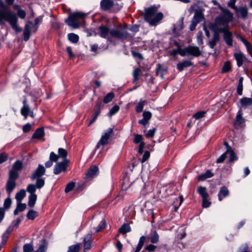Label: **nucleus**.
Masks as SVG:
<instances>
[{"label":"nucleus","mask_w":252,"mask_h":252,"mask_svg":"<svg viewBox=\"0 0 252 252\" xmlns=\"http://www.w3.org/2000/svg\"><path fill=\"white\" fill-rule=\"evenodd\" d=\"M202 18L203 16L202 13L200 11H197L195 12L192 21L197 24L201 21Z\"/></svg>","instance_id":"2f4dec72"},{"label":"nucleus","mask_w":252,"mask_h":252,"mask_svg":"<svg viewBox=\"0 0 252 252\" xmlns=\"http://www.w3.org/2000/svg\"><path fill=\"white\" fill-rule=\"evenodd\" d=\"M227 154H229L230 155V161L232 162L237 159V157L232 150L228 152Z\"/></svg>","instance_id":"6e6d98bb"},{"label":"nucleus","mask_w":252,"mask_h":252,"mask_svg":"<svg viewBox=\"0 0 252 252\" xmlns=\"http://www.w3.org/2000/svg\"><path fill=\"white\" fill-rule=\"evenodd\" d=\"M142 71L140 69L137 68L133 71V82L136 83L139 80V76L141 75Z\"/></svg>","instance_id":"72a5a7b5"},{"label":"nucleus","mask_w":252,"mask_h":252,"mask_svg":"<svg viewBox=\"0 0 252 252\" xmlns=\"http://www.w3.org/2000/svg\"><path fill=\"white\" fill-rule=\"evenodd\" d=\"M23 106L21 109V115L24 116L25 119L27 118L29 115L32 118H34L33 112L31 110L29 105L27 103V100L26 98H24L23 101Z\"/></svg>","instance_id":"9d476101"},{"label":"nucleus","mask_w":252,"mask_h":252,"mask_svg":"<svg viewBox=\"0 0 252 252\" xmlns=\"http://www.w3.org/2000/svg\"><path fill=\"white\" fill-rule=\"evenodd\" d=\"M232 33L228 31L224 34H223V39L225 43L228 46L232 45Z\"/></svg>","instance_id":"5701e85b"},{"label":"nucleus","mask_w":252,"mask_h":252,"mask_svg":"<svg viewBox=\"0 0 252 252\" xmlns=\"http://www.w3.org/2000/svg\"><path fill=\"white\" fill-rule=\"evenodd\" d=\"M214 174L210 170H208L205 173L202 174L198 176V179L199 181H204L205 180L212 177Z\"/></svg>","instance_id":"393cba45"},{"label":"nucleus","mask_w":252,"mask_h":252,"mask_svg":"<svg viewBox=\"0 0 252 252\" xmlns=\"http://www.w3.org/2000/svg\"><path fill=\"white\" fill-rule=\"evenodd\" d=\"M131 231V228L129 225L127 223H124L119 228V232L122 234H126Z\"/></svg>","instance_id":"7c9ffc66"},{"label":"nucleus","mask_w":252,"mask_h":252,"mask_svg":"<svg viewBox=\"0 0 252 252\" xmlns=\"http://www.w3.org/2000/svg\"><path fill=\"white\" fill-rule=\"evenodd\" d=\"M235 10L238 16H240L244 19L247 17L248 8L246 6H242L239 8H237Z\"/></svg>","instance_id":"f3484780"},{"label":"nucleus","mask_w":252,"mask_h":252,"mask_svg":"<svg viewBox=\"0 0 252 252\" xmlns=\"http://www.w3.org/2000/svg\"><path fill=\"white\" fill-rule=\"evenodd\" d=\"M205 113V111H199L193 115V117L196 119H199L204 116Z\"/></svg>","instance_id":"bf43d9fd"},{"label":"nucleus","mask_w":252,"mask_h":252,"mask_svg":"<svg viewBox=\"0 0 252 252\" xmlns=\"http://www.w3.org/2000/svg\"><path fill=\"white\" fill-rule=\"evenodd\" d=\"M119 106L118 105H114L110 110L109 115L110 116L116 114L119 110Z\"/></svg>","instance_id":"5fc2aeb1"},{"label":"nucleus","mask_w":252,"mask_h":252,"mask_svg":"<svg viewBox=\"0 0 252 252\" xmlns=\"http://www.w3.org/2000/svg\"><path fill=\"white\" fill-rule=\"evenodd\" d=\"M36 186L33 184H30L28 186L27 190L31 194H35L36 191Z\"/></svg>","instance_id":"09e8293b"},{"label":"nucleus","mask_w":252,"mask_h":252,"mask_svg":"<svg viewBox=\"0 0 252 252\" xmlns=\"http://www.w3.org/2000/svg\"><path fill=\"white\" fill-rule=\"evenodd\" d=\"M98 174V168L96 166L91 167L86 174L88 179H92L96 177Z\"/></svg>","instance_id":"4468645a"},{"label":"nucleus","mask_w":252,"mask_h":252,"mask_svg":"<svg viewBox=\"0 0 252 252\" xmlns=\"http://www.w3.org/2000/svg\"><path fill=\"white\" fill-rule=\"evenodd\" d=\"M193 65V63L189 61H184L181 63H178L177 65V69L182 71L185 68L190 66Z\"/></svg>","instance_id":"4be33fe9"},{"label":"nucleus","mask_w":252,"mask_h":252,"mask_svg":"<svg viewBox=\"0 0 252 252\" xmlns=\"http://www.w3.org/2000/svg\"><path fill=\"white\" fill-rule=\"evenodd\" d=\"M8 155L5 153H2L0 154V164L6 161L7 159Z\"/></svg>","instance_id":"680f3d73"},{"label":"nucleus","mask_w":252,"mask_h":252,"mask_svg":"<svg viewBox=\"0 0 252 252\" xmlns=\"http://www.w3.org/2000/svg\"><path fill=\"white\" fill-rule=\"evenodd\" d=\"M229 194V190L225 187L220 188L218 193V198L220 201H221L223 198Z\"/></svg>","instance_id":"412c9836"},{"label":"nucleus","mask_w":252,"mask_h":252,"mask_svg":"<svg viewBox=\"0 0 252 252\" xmlns=\"http://www.w3.org/2000/svg\"><path fill=\"white\" fill-rule=\"evenodd\" d=\"M149 238L152 243H157L159 241V235L156 230L152 231Z\"/></svg>","instance_id":"cd10ccee"},{"label":"nucleus","mask_w":252,"mask_h":252,"mask_svg":"<svg viewBox=\"0 0 252 252\" xmlns=\"http://www.w3.org/2000/svg\"><path fill=\"white\" fill-rule=\"evenodd\" d=\"M197 191L202 196V198H208L209 196L208 193L206 191V188L204 187H199L197 189Z\"/></svg>","instance_id":"c756f323"},{"label":"nucleus","mask_w":252,"mask_h":252,"mask_svg":"<svg viewBox=\"0 0 252 252\" xmlns=\"http://www.w3.org/2000/svg\"><path fill=\"white\" fill-rule=\"evenodd\" d=\"M16 187V182L15 181H11L10 180H8L6 183V190L9 196H10V194L12 192L13 190Z\"/></svg>","instance_id":"b1692460"},{"label":"nucleus","mask_w":252,"mask_h":252,"mask_svg":"<svg viewBox=\"0 0 252 252\" xmlns=\"http://www.w3.org/2000/svg\"><path fill=\"white\" fill-rule=\"evenodd\" d=\"M11 204V200L9 197L7 198L4 202L3 207L0 208V223L3 220L4 215L5 209H8Z\"/></svg>","instance_id":"ddd939ff"},{"label":"nucleus","mask_w":252,"mask_h":252,"mask_svg":"<svg viewBox=\"0 0 252 252\" xmlns=\"http://www.w3.org/2000/svg\"><path fill=\"white\" fill-rule=\"evenodd\" d=\"M68 38L71 42L76 43L78 41L79 36L75 33H70L68 34Z\"/></svg>","instance_id":"58836bf2"},{"label":"nucleus","mask_w":252,"mask_h":252,"mask_svg":"<svg viewBox=\"0 0 252 252\" xmlns=\"http://www.w3.org/2000/svg\"><path fill=\"white\" fill-rule=\"evenodd\" d=\"M157 248V247L153 244H150L145 248V249L149 252H153Z\"/></svg>","instance_id":"774afa93"},{"label":"nucleus","mask_w":252,"mask_h":252,"mask_svg":"<svg viewBox=\"0 0 252 252\" xmlns=\"http://www.w3.org/2000/svg\"><path fill=\"white\" fill-rule=\"evenodd\" d=\"M222 13L217 17L215 21L220 26L227 27L228 24L233 20V14L227 9L221 8Z\"/></svg>","instance_id":"39448f33"},{"label":"nucleus","mask_w":252,"mask_h":252,"mask_svg":"<svg viewBox=\"0 0 252 252\" xmlns=\"http://www.w3.org/2000/svg\"><path fill=\"white\" fill-rule=\"evenodd\" d=\"M211 202L208 200V198H203L202 206L204 208H207L210 205Z\"/></svg>","instance_id":"69168bd1"},{"label":"nucleus","mask_w":252,"mask_h":252,"mask_svg":"<svg viewBox=\"0 0 252 252\" xmlns=\"http://www.w3.org/2000/svg\"><path fill=\"white\" fill-rule=\"evenodd\" d=\"M219 27L220 26L218 24H217V22L215 21L214 23L211 24L209 25V28L210 29L214 32V33H218L217 31Z\"/></svg>","instance_id":"8fccbe9b"},{"label":"nucleus","mask_w":252,"mask_h":252,"mask_svg":"<svg viewBox=\"0 0 252 252\" xmlns=\"http://www.w3.org/2000/svg\"><path fill=\"white\" fill-rule=\"evenodd\" d=\"M23 168V163L20 160L16 161L13 165L12 170L18 172L20 171Z\"/></svg>","instance_id":"4c0bfd02"},{"label":"nucleus","mask_w":252,"mask_h":252,"mask_svg":"<svg viewBox=\"0 0 252 252\" xmlns=\"http://www.w3.org/2000/svg\"><path fill=\"white\" fill-rule=\"evenodd\" d=\"M110 30L106 26L101 25L98 28V34L100 37L109 39L111 37Z\"/></svg>","instance_id":"9b49d317"},{"label":"nucleus","mask_w":252,"mask_h":252,"mask_svg":"<svg viewBox=\"0 0 252 252\" xmlns=\"http://www.w3.org/2000/svg\"><path fill=\"white\" fill-rule=\"evenodd\" d=\"M37 215V213L33 210H30L27 214V218L30 219V220H33Z\"/></svg>","instance_id":"79ce46f5"},{"label":"nucleus","mask_w":252,"mask_h":252,"mask_svg":"<svg viewBox=\"0 0 252 252\" xmlns=\"http://www.w3.org/2000/svg\"><path fill=\"white\" fill-rule=\"evenodd\" d=\"M143 119L149 121V120L151 118L152 114L149 111H144L143 113Z\"/></svg>","instance_id":"13d9d810"},{"label":"nucleus","mask_w":252,"mask_h":252,"mask_svg":"<svg viewBox=\"0 0 252 252\" xmlns=\"http://www.w3.org/2000/svg\"><path fill=\"white\" fill-rule=\"evenodd\" d=\"M234 57L235 59L237 62V64L239 67L242 66L244 61L247 60L244 54L241 52L235 53L234 54Z\"/></svg>","instance_id":"2eb2a0df"},{"label":"nucleus","mask_w":252,"mask_h":252,"mask_svg":"<svg viewBox=\"0 0 252 252\" xmlns=\"http://www.w3.org/2000/svg\"><path fill=\"white\" fill-rule=\"evenodd\" d=\"M230 69H231L230 63L229 62H226L223 64V66L222 69V72L223 73L228 72L230 70Z\"/></svg>","instance_id":"3c124183"},{"label":"nucleus","mask_w":252,"mask_h":252,"mask_svg":"<svg viewBox=\"0 0 252 252\" xmlns=\"http://www.w3.org/2000/svg\"><path fill=\"white\" fill-rule=\"evenodd\" d=\"M178 52L182 57L192 56L195 57H198L202 54L199 47L194 46H189L183 49L179 48Z\"/></svg>","instance_id":"423d86ee"},{"label":"nucleus","mask_w":252,"mask_h":252,"mask_svg":"<svg viewBox=\"0 0 252 252\" xmlns=\"http://www.w3.org/2000/svg\"><path fill=\"white\" fill-rule=\"evenodd\" d=\"M145 100H140V102L138 103L136 107V111L137 112L139 113L141 112L143 109V106L144 104L146 103Z\"/></svg>","instance_id":"c03bdc74"},{"label":"nucleus","mask_w":252,"mask_h":252,"mask_svg":"<svg viewBox=\"0 0 252 252\" xmlns=\"http://www.w3.org/2000/svg\"><path fill=\"white\" fill-rule=\"evenodd\" d=\"M31 125L30 123H28L24 125L23 127V131L24 132L26 133L29 132L31 129Z\"/></svg>","instance_id":"338daca9"},{"label":"nucleus","mask_w":252,"mask_h":252,"mask_svg":"<svg viewBox=\"0 0 252 252\" xmlns=\"http://www.w3.org/2000/svg\"><path fill=\"white\" fill-rule=\"evenodd\" d=\"M114 134L113 129L110 128L102 135L100 139L96 146V149H99L101 146H104L108 143V140Z\"/></svg>","instance_id":"0eeeda50"},{"label":"nucleus","mask_w":252,"mask_h":252,"mask_svg":"<svg viewBox=\"0 0 252 252\" xmlns=\"http://www.w3.org/2000/svg\"><path fill=\"white\" fill-rule=\"evenodd\" d=\"M227 153L225 152L222 154L217 160V163H222L223 162L225 158H226Z\"/></svg>","instance_id":"0e129e2a"},{"label":"nucleus","mask_w":252,"mask_h":252,"mask_svg":"<svg viewBox=\"0 0 252 252\" xmlns=\"http://www.w3.org/2000/svg\"><path fill=\"white\" fill-rule=\"evenodd\" d=\"M0 10V24L3 23V20L7 21L10 25L11 28L17 32H21L22 30L17 24L18 18L14 13L4 8Z\"/></svg>","instance_id":"f257e3e1"},{"label":"nucleus","mask_w":252,"mask_h":252,"mask_svg":"<svg viewBox=\"0 0 252 252\" xmlns=\"http://www.w3.org/2000/svg\"><path fill=\"white\" fill-rule=\"evenodd\" d=\"M244 123V120L242 117L241 114H238L236 117V120L234 124L236 127L238 128L241 127Z\"/></svg>","instance_id":"c85d7f7f"},{"label":"nucleus","mask_w":252,"mask_h":252,"mask_svg":"<svg viewBox=\"0 0 252 252\" xmlns=\"http://www.w3.org/2000/svg\"><path fill=\"white\" fill-rule=\"evenodd\" d=\"M69 160L67 159H64L61 162H58L54 168V173L58 175L62 172H65L67 169Z\"/></svg>","instance_id":"6e6552de"},{"label":"nucleus","mask_w":252,"mask_h":252,"mask_svg":"<svg viewBox=\"0 0 252 252\" xmlns=\"http://www.w3.org/2000/svg\"><path fill=\"white\" fill-rule=\"evenodd\" d=\"M56 154L52 152L50 153L49 160L45 162V166L47 168H49L53 165V162H57Z\"/></svg>","instance_id":"aec40b11"},{"label":"nucleus","mask_w":252,"mask_h":252,"mask_svg":"<svg viewBox=\"0 0 252 252\" xmlns=\"http://www.w3.org/2000/svg\"><path fill=\"white\" fill-rule=\"evenodd\" d=\"M18 177V172L14 171L13 170H11L10 171L9 178L8 180H10L11 181H15L16 179Z\"/></svg>","instance_id":"ea45409f"},{"label":"nucleus","mask_w":252,"mask_h":252,"mask_svg":"<svg viewBox=\"0 0 252 252\" xmlns=\"http://www.w3.org/2000/svg\"><path fill=\"white\" fill-rule=\"evenodd\" d=\"M142 136L139 134H134V142L136 144L142 142Z\"/></svg>","instance_id":"e2e57ef3"},{"label":"nucleus","mask_w":252,"mask_h":252,"mask_svg":"<svg viewBox=\"0 0 252 252\" xmlns=\"http://www.w3.org/2000/svg\"><path fill=\"white\" fill-rule=\"evenodd\" d=\"M87 16L86 13L76 12L71 13L68 17L65 20V23L73 29L79 28L84 22V18Z\"/></svg>","instance_id":"7ed1b4c3"},{"label":"nucleus","mask_w":252,"mask_h":252,"mask_svg":"<svg viewBox=\"0 0 252 252\" xmlns=\"http://www.w3.org/2000/svg\"><path fill=\"white\" fill-rule=\"evenodd\" d=\"M106 226V221L105 220L103 219L100 221L99 224L98 225L97 227L96 228L95 232L96 233L99 232L101 229L105 228Z\"/></svg>","instance_id":"49530a36"},{"label":"nucleus","mask_w":252,"mask_h":252,"mask_svg":"<svg viewBox=\"0 0 252 252\" xmlns=\"http://www.w3.org/2000/svg\"><path fill=\"white\" fill-rule=\"evenodd\" d=\"M75 187V183L74 182H70L68 183L65 189V192L68 193L73 189Z\"/></svg>","instance_id":"864d4df0"},{"label":"nucleus","mask_w":252,"mask_h":252,"mask_svg":"<svg viewBox=\"0 0 252 252\" xmlns=\"http://www.w3.org/2000/svg\"><path fill=\"white\" fill-rule=\"evenodd\" d=\"M45 168L42 164H39L37 168L33 172L31 178L32 180L36 179L37 178H40L44 174Z\"/></svg>","instance_id":"f8f14e48"},{"label":"nucleus","mask_w":252,"mask_h":252,"mask_svg":"<svg viewBox=\"0 0 252 252\" xmlns=\"http://www.w3.org/2000/svg\"><path fill=\"white\" fill-rule=\"evenodd\" d=\"M37 196L35 194H30L29 196L28 205L31 207H32L34 205Z\"/></svg>","instance_id":"f704fd0d"},{"label":"nucleus","mask_w":252,"mask_h":252,"mask_svg":"<svg viewBox=\"0 0 252 252\" xmlns=\"http://www.w3.org/2000/svg\"><path fill=\"white\" fill-rule=\"evenodd\" d=\"M81 246V243H78L76 245H72L68 248L67 252H79Z\"/></svg>","instance_id":"c9c22d12"},{"label":"nucleus","mask_w":252,"mask_h":252,"mask_svg":"<svg viewBox=\"0 0 252 252\" xmlns=\"http://www.w3.org/2000/svg\"><path fill=\"white\" fill-rule=\"evenodd\" d=\"M146 237L144 236H142L140 238L139 243L136 247V250L134 252H139L143 246L144 244L145 241L146 240Z\"/></svg>","instance_id":"e433bc0d"},{"label":"nucleus","mask_w":252,"mask_h":252,"mask_svg":"<svg viewBox=\"0 0 252 252\" xmlns=\"http://www.w3.org/2000/svg\"><path fill=\"white\" fill-rule=\"evenodd\" d=\"M243 78L240 77L239 80V83L237 88V92L239 95L242 94Z\"/></svg>","instance_id":"a19ab883"},{"label":"nucleus","mask_w":252,"mask_h":252,"mask_svg":"<svg viewBox=\"0 0 252 252\" xmlns=\"http://www.w3.org/2000/svg\"><path fill=\"white\" fill-rule=\"evenodd\" d=\"M157 11L158 8L155 6H152L145 9V19L151 25H156L163 18L162 13H157Z\"/></svg>","instance_id":"f03ea898"},{"label":"nucleus","mask_w":252,"mask_h":252,"mask_svg":"<svg viewBox=\"0 0 252 252\" xmlns=\"http://www.w3.org/2000/svg\"><path fill=\"white\" fill-rule=\"evenodd\" d=\"M100 6L104 10H108L113 6V2L112 0H102Z\"/></svg>","instance_id":"a211bd4d"},{"label":"nucleus","mask_w":252,"mask_h":252,"mask_svg":"<svg viewBox=\"0 0 252 252\" xmlns=\"http://www.w3.org/2000/svg\"><path fill=\"white\" fill-rule=\"evenodd\" d=\"M37 29V28L32 22L29 21L26 24L23 32L24 40L28 41L30 38L31 32L32 31L35 32Z\"/></svg>","instance_id":"1a4fd4ad"},{"label":"nucleus","mask_w":252,"mask_h":252,"mask_svg":"<svg viewBox=\"0 0 252 252\" xmlns=\"http://www.w3.org/2000/svg\"><path fill=\"white\" fill-rule=\"evenodd\" d=\"M36 179H37L36 182V187L38 189H40L42 187H43L44 185L45 182L44 180L40 178H37Z\"/></svg>","instance_id":"de8ad7c7"},{"label":"nucleus","mask_w":252,"mask_h":252,"mask_svg":"<svg viewBox=\"0 0 252 252\" xmlns=\"http://www.w3.org/2000/svg\"><path fill=\"white\" fill-rule=\"evenodd\" d=\"M240 102L242 107L247 108L252 106V98L244 97L240 99Z\"/></svg>","instance_id":"6ab92c4d"},{"label":"nucleus","mask_w":252,"mask_h":252,"mask_svg":"<svg viewBox=\"0 0 252 252\" xmlns=\"http://www.w3.org/2000/svg\"><path fill=\"white\" fill-rule=\"evenodd\" d=\"M203 35L202 32H198L197 34V40L198 44L200 45H201L203 44Z\"/></svg>","instance_id":"603ef678"},{"label":"nucleus","mask_w":252,"mask_h":252,"mask_svg":"<svg viewBox=\"0 0 252 252\" xmlns=\"http://www.w3.org/2000/svg\"><path fill=\"white\" fill-rule=\"evenodd\" d=\"M92 234H88L84 238V252H86L91 248Z\"/></svg>","instance_id":"dca6fc26"},{"label":"nucleus","mask_w":252,"mask_h":252,"mask_svg":"<svg viewBox=\"0 0 252 252\" xmlns=\"http://www.w3.org/2000/svg\"><path fill=\"white\" fill-rule=\"evenodd\" d=\"M110 34L111 38L120 40H125L129 36L126 28L122 25L112 29Z\"/></svg>","instance_id":"20e7f679"},{"label":"nucleus","mask_w":252,"mask_h":252,"mask_svg":"<svg viewBox=\"0 0 252 252\" xmlns=\"http://www.w3.org/2000/svg\"><path fill=\"white\" fill-rule=\"evenodd\" d=\"M44 135V129L43 128H37L32 135V138L33 139L40 138Z\"/></svg>","instance_id":"bb28decb"},{"label":"nucleus","mask_w":252,"mask_h":252,"mask_svg":"<svg viewBox=\"0 0 252 252\" xmlns=\"http://www.w3.org/2000/svg\"><path fill=\"white\" fill-rule=\"evenodd\" d=\"M17 15L21 19H24L26 16V12L23 9L19 10L17 11Z\"/></svg>","instance_id":"4d7b16f0"},{"label":"nucleus","mask_w":252,"mask_h":252,"mask_svg":"<svg viewBox=\"0 0 252 252\" xmlns=\"http://www.w3.org/2000/svg\"><path fill=\"white\" fill-rule=\"evenodd\" d=\"M67 155V152L66 150L63 148H59L58 149V154L57 155V160L58 161L59 158H62L63 160L64 159H67L66 157Z\"/></svg>","instance_id":"a878e982"},{"label":"nucleus","mask_w":252,"mask_h":252,"mask_svg":"<svg viewBox=\"0 0 252 252\" xmlns=\"http://www.w3.org/2000/svg\"><path fill=\"white\" fill-rule=\"evenodd\" d=\"M114 96V94L112 93H108L103 98L104 103H108L110 102Z\"/></svg>","instance_id":"37998d69"},{"label":"nucleus","mask_w":252,"mask_h":252,"mask_svg":"<svg viewBox=\"0 0 252 252\" xmlns=\"http://www.w3.org/2000/svg\"><path fill=\"white\" fill-rule=\"evenodd\" d=\"M33 248L31 244H26L23 246L24 252H32Z\"/></svg>","instance_id":"a18cd8bd"},{"label":"nucleus","mask_w":252,"mask_h":252,"mask_svg":"<svg viewBox=\"0 0 252 252\" xmlns=\"http://www.w3.org/2000/svg\"><path fill=\"white\" fill-rule=\"evenodd\" d=\"M16 207L20 212H22L26 209V205L25 203H21V202H17Z\"/></svg>","instance_id":"052dcab7"},{"label":"nucleus","mask_w":252,"mask_h":252,"mask_svg":"<svg viewBox=\"0 0 252 252\" xmlns=\"http://www.w3.org/2000/svg\"><path fill=\"white\" fill-rule=\"evenodd\" d=\"M25 196L26 191L24 189H21L16 194L15 198L17 200V202H21Z\"/></svg>","instance_id":"473e14b6"}]
</instances>
